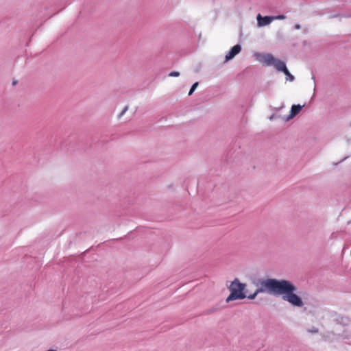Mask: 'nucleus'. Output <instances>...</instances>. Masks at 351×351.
I'll use <instances>...</instances> for the list:
<instances>
[{"label": "nucleus", "mask_w": 351, "mask_h": 351, "mask_svg": "<svg viewBox=\"0 0 351 351\" xmlns=\"http://www.w3.org/2000/svg\"><path fill=\"white\" fill-rule=\"evenodd\" d=\"M295 287L289 281L276 279H267L259 282V287L253 293L247 296L249 299H254L261 292H268L274 295H282V299L295 306H302V299L294 293Z\"/></svg>", "instance_id": "nucleus-1"}, {"label": "nucleus", "mask_w": 351, "mask_h": 351, "mask_svg": "<svg viewBox=\"0 0 351 351\" xmlns=\"http://www.w3.org/2000/svg\"><path fill=\"white\" fill-rule=\"evenodd\" d=\"M230 294L226 298V302L244 299L246 295L244 292L245 285L241 283L238 279H235L232 282L230 286Z\"/></svg>", "instance_id": "nucleus-2"}, {"label": "nucleus", "mask_w": 351, "mask_h": 351, "mask_svg": "<svg viewBox=\"0 0 351 351\" xmlns=\"http://www.w3.org/2000/svg\"><path fill=\"white\" fill-rule=\"evenodd\" d=\"M273 65L278 71H282L285 74H289V71L287 69L286 64L284 62L276 59Z\"/></svg>", "instance_id": "nucleus-3"}, {"label": "nucleus", "mask_w": 351, "mask_h": 351, "mask_svg": "<svg viewBox=\"0 0 351 351\" xmlns=\"http://www.w3.org/2000/svg\"><path fill=\"white\" fill-rule=\"evenodd\" d=\"M241 47L239 45H236L231 48L230 51L226 56V60H229L233 58L237 54L241 51Z\"/></svg>", "instance_id": "nucleus-4"}, {"label": "nucleus", "mask_w": 351, "mask_h": 351, "mask_svg": "<svg viewBox=\"0 0 351 351\" xmlns=\"http://www.w3.org/2000/svg\"><path fill=\"white\" fill-rule=\"evenodd\" d=\"M274 19V17L271 16H261V14H258L257 16V21L258 25L259 26H265L268 24H269L272 20Z\"/></svg>", "instance_id": "nucleus-5"}, {"label": "nucleus", "mask_w": 351, "mask_h": 351, "mask_svg": "<svg viewBox=\"0 0 351 351\" xmlns=\"http://www.w3.org/2000/svg\"><path fill=\"white\" fill-rule=\"evenodd\" d=\"M276 58L271 54H267L263 57V61L267 65L274 64Z\"/></svg>", "instance_id": "nucleus-6"}, {"label": "nucleus", "mask_w": 351, "mask_h": 351, "mask_svg": "<svg viewBox=\"0 0 351 351\" xmlns=\"http://www.w3.org/2000/svg\"><path fill=\"white\" fill-rule=\"evenodd\" d=\"M301 109H302V106L300 105H293L291 107L290 117L292 118V117H295L296 114H298L300 112Z\"/></svg>", "instance_id": "nucleus-7"}, {"label": "nucleus", "mask_w": 351, "mask_h": 351, "mask_svg": "<svg viewBox=\"0 0 351 351\" xmlns=\"http://www.w3.org/2000/svg\"><path fill=\"white\" fill-rule=\"evenodd\" d=\"M197 86H198V82H195V84H193V86H191V88L189 90V95H191L193 94V93L195 91V90L196 89Z\"/></svg>", "instance_id": "nucleus-8"}, {"label": "nucleus", "mask_w": 351, "mask_h": 351, "mask_svg": "<svg viewBox=\"0 0 351 351\" xmlns=\"http://www.w3.org/2000/svg\"><path fill=\"white\" fill-rule=\"evenodd\" d=\"M180 75V73L178 71H172L169 74L170 77H178Z\"/></svg>", "instance_id": "nucleus-9"}, {"label": "nucleus", "mask_w": 351, "mask_h": 351, "mask_svg": "<svg viewBox=\"0 0 351 351\" xmlns=\"http://www.w3.org/2000/svg\"><path fill=\"white\" fill-rule=\"evenodd\" d=\"M128 106H125L123 110L120 112V114H119V118H121L125 113V112L128 110Z\"/></svg>", "instance_id": "nucleus-10"}, {"label": "nucleus", "mask_w": 351, "mask_h": 351, "mask_svg": "<svg viewBox=\"0 0 351 351\" xmlns=\"http://www.w3.org/2000/svg\"><path fill=\"white\" fill-rule=\"evenodd\" d=\"M286 18V16L285 15H278L275 17H274V19H285Z\"/></svg>", "instance_id": "nucleus-11"}, {"label": "nucleus", "mask_w": 351, "mask_h": 351, "mask_svg": "<svg viewBox=\"0 0 351 351\" xmlns=\"http://www.w3.org/2000/svg\"><path fill=\"white\" fill-rule=\"evenodd\" d=\"M287 77H289V79L290 81H293L294 80V77L289 73V74H285Z\"/></svg>", "instance_id": "nucleus-12"}, {"label": "nucleus", "mask_w": 351, "mask_h": 351, "mask_svg": "<svg viewBox=\"0 0 351 351\" xmlns=\"http://www.w3.org/2000/svg\"><path fill=\"white\" fill-rule=\"evenodd\" d=\"M295 29H300V25H295Z\"/></svg>", "instance_id": "nucleus-13"}, {"label": "nucleus", "mask_w": 351, "mask_h": 351, "mask_svg": "<svg viewBox=\"0 0 351 351\" xmlns=\"http://www.w3.org/2000/svg\"><path fill=\"white\" fill-rule=\"evenodd\" d=\"M47 351H57V350H49Z\"/></svg>", "instance_id": "nucleus-14"}, {"label": "nucleus", "mask_w": 351, "mask_h": 351, "mask_svg": "<svg viewBox=\"0 0 351 351\" xmlns=\"http://www.w3.org/2000/svg\"><path fill=\"white\" fill-rule=\"evenodd\" d=\"M16 82L15 81L13 82V84L15 85Z\"/></svg>", "instance_id": "nucleus-15"}]
</instances>
